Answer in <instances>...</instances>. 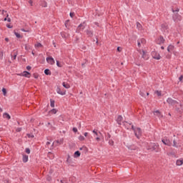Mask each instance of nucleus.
Wrapping results in <instances>:
<instances>
[{
    "label": "nucleus",
    "instance_id": "nucleus-27",
    "mask_svg": "<svg viewBox=\"0 0 183 183\" xmlns=\"http://www.w3.org/2000/svg\"><path fill=\"white\" fill-rule=\"evenodd\" d=\"M45 75H51V71L49 69L44 70Z\"/></svg>",
    "mask_w": 183,
    "mask_h": 183
},
{
    "label": "nucleus",
    "instance_id": "nucleus-58",
    "mask_svg": "<svg viewBox=\"0 0 183 183\" xmlns=\"http://www.w3.org/2000/svg\"><path fill=\"white\" fill-rule=\"evenodd\" d=\"M71 158V157L69 155H68V157H67V159H66V162H69V159Z\"/></svg>",
    "mask_w": 183,
    "mask_h": 183
},
{
    "label": "nucleus",
    "instance_id": "nucleus-35",
    "mask_svg": "<svg viewBox=\"0 0 183 183\" xmlns=\"http://www.w3.org/2000/svg\"><path fill=\"white\" fill-rule=\"evenodd\" d=\"M25 152H26V154H31V149H29V148H26L25 149Z\"/></svg>",
    "mask_w": 183,
    "mask_h": 183
},
{
    "label": "nucleus",
    "instance_id": "nucleus-55",
    "mask_svg": "<svg viewBox=\"0 0 183 183\" xmlns=\"http://www.w3.org/2000/svg\"><path fill=\"white\" fill-rule=\"evenodd\" d=\"M34 77L36 79H38L39 76H38V74H34Z\"/></svg>",
    "mask_w": 183,
    "mask_h": 183
},
{
    "label": "nucleus",
    "instance_id": "nucleus-48",
    "mask_svg": "<svg viewBox=\"0 0 183 183\" xmlns=\"http://www.w3.org/2000/svg\"><path fill=\"white\" fill-rule=\"evenodd\" d=\"M27 137H28V138H34V134H27Z\"/></svg>",
    "mask_w": 183,
    "mask_h": 183
},
{
    "label": "nucleus",
    "instance_id": "nucleus-12",
    "mask_svg": "<svg viewBox=\"0 0 183 183\" xmlns=\"http://www.w3.org/2000/svg\"><path fill=\"white\" fill-rule=\"evenodd\" d=\"M85 32L87 36H89V38H92L94 36V31L87 29L85 31Z\"/></svg>",
    "mask_w": 183,
    "mask_h": 183
},
{
    "label": "nucleus",
    "instance_id": "nucleus-10",
    "mask_svg": "<svg viewBox=\"0 0 183 183\" xmlns=\"http://www.w3.org/2000/svg\"><path fill=\"white\" fill-rule=\"evenodd\" d=\"M123 125L126 129H131V128L132 129V127H134V125H132L131 123H128V122H123Z\"/></svg>",
    "mask_w": 183,
    "mask_h": 183
},
{
    "label": "nucleus",
    "instance_id": "nucleus-36",
    "mask_svg": "<svg viewBox=\"0 0 183 183\" xmlns=\"http://www.w3.org/2000/svg\"><path fill=\"white\" fill-rule=\"evenodd\" d=\"M4 58V51H0V59H2Z\"/></svg>",
    "mask_w": 183,
    "mask_h": 183
},
{
    "label": "nucleus",
    "instance_id": "nucleus-42",
    "mask_svg": "<svg viewBox=\"0 0 183 183\" xmlns=\"http://www.w3.org/2000/svg\"><path fill=\"white\" fill-rule=\"evenodd\" d=\"M109 144L112 146L114 145V140L112 139L109 140Z\"/></svg>",
    "mask_w": 183,
    "mask_h": 183
},
{
    "label": "nucleus",
    "instance_id": "nucleus-30",
    "mask_svg": "<svg viewBox=\"0 0 183 183\" xmlns=\"http://www.w3.org/2000/svg\"><path fill=\"white\" fill-rule=\"evenodd\" d=\"M14 34L16 35V38H22V36L16 31L14 32Z\"/></svg>",
    "mask_w": 183,
    "mask_h": 183
},
{
    "label": "nucleus",
    "instance_id": "nucleus-62",
    "mask_svg": "<svg viewBox=\"0 0 183 183\" xmlns=\"http://www.w3.org/2000/svg\"><path fill=\"white\" fill-rule=\"evenodd\" d=\"M61 183H67V182H65L64 180H61Z\"/></svg>",
    "mask_w": 183,
    "mask_h": 183
},
{
    "label": "nucleus",
    "instance_id": "nucleus-60",
    "mask_svg": "<svg viewBox=\"0 0 183 183\" xmlns=\"http://www.w3.org/2000/svg\"><path fill=\"white\" fill-rule=\"evenodd\" d=\"M6 26H7V28H9V29L12 28V26H11L9 24H7Z\"/></svg>",
    "mask_w": 183,
    "mask_h": 183
},
{
    "label": "nucleus",
    "instance_id": "nucleus-20",
    "mask_svg": "<svg viewBox=\"0 0 183 183\" xmlns=\"http://www.w3.org/2000/svg\"><path fill=\"white\" fill-rule=\"evenodd\" d=\"M174 46L172 44L169 45L167 47L168 52H172V51H174Z\"/></svg>",
    "mask_w": 183,
    "mask_h": 183
},
{
    "label": "nucleus",
    "instance_id": "nucleus-4",
    "mask_svg": "<svg viewBox=\"0 0 183 183\" xmlns=\"http://www.w3.org/2000/svg\"><path fill=\"white\" fill-rule=\"evenodd\" d=\"M140 54L142 55V58H143L144 61H148V59H149V54H148L147 51L142 50V51H140Z\"/></svg>",
    "mask_w": 183,
    "mask_h": 183
},
{
    "label": "nucleus",
    "instance_id": "nucleus-51",
    "mask_svg": "<svg viewBox=\"0 0 183 183\" xmlns=\"http://www.w3.org/2000/svg\"><path fill=\"white\" fill-rule=\"evenodd\" d=\"M73 132H78V129H76V127H74Z\"/></svg>",
    "mask_w": 183,
    "mask_h": 183
},
{
    "label": "nucleus",
    "instance_id": "nucleus-1",
    "mask_svg": "<svg viewBox=\"0 0 183 183\" xmlns=\"http://www.w3.org/2000/svg\"><path fill=\"white\" fill-rule=\"evenodd\" d=\"M172 12L174 13L172 16V19L174 22H179L182 21V17L181 15L178 14V12H179V9H177L176 10H174V9H172Z\"/></svg>",
    "mask_w": 183,
    "mask_h": 183
},
{
    "label": "nucleus",
    "instance_id": "nucleus-41",
    "mask_svg": "<svg viewBox=\"0 0 183 183\" xmlns=\"http://www.w3.org/2000/svg\"><path fill=\"white\" fill-rule=\"evenodd\" d=\"M46 181H52V177H51L50 176H47L46 177Z\"/></svg>",
    "mask_w": 183,
    "mask_h": 183
},
{
    "label": "nucleus",
    "instance_id": "nucleus-59",
    "mask_svg": "<svg viewBox=\"0 0 183 183\" xmlns=\"http://www.w3.org/2000/svg\"><path fill=\"white\" fill-rule=\"evenodd\" d=\"M46 145L47 147H49V145H51V142H47L46 143Z\"/></svg>",
    "mask_w": 183,
    "mask_h": 183
},
{
    "label": "nucleus",
    "instance_id": "nucleus-52",
    "mask_svg": "<svg viewBox=\"0 0 183 183\" xmlns=\"http://www.w3.org/2000/svg\"><path fill=\"white\" fill-rule=\"evenodd\" d=\"M117 51L118 52H121V51H122V49L121 47H117Z\"/></svg>",
    "mask_w": 183,
    "mask_h": 183
},
{
    "label": "nucleus",
    "instance_id": "nucleus-34",
    "mask_svg": "<svg viewBox=\"0 0 183 183\" xmlns=\"http://www.w3.org/2000/svg\"><path fill=\"white\" fill-rule=\"evenodd\" d=\"M56 65H57V66H59V68H62V64H61V63H59V61H56Z\"/></svg>",
    "mask_w": 183,
    "mask_h": 183
},
{
    "label": "nucleus",
    "instance_id": "nucleus-8",
    "mask_svg": "<svg viewBox=\"0 0 183 183\" xmlns=\"http://www.w3.org/2000/svg\"><path fill=\"white\" fill-rule=\"evenodd\" d=\"M46 61L48 62V64H50V65H54L55 64V60L52 58V56L46 57Z\"/></svg>",
    "mask_w": 183,
    "mask_h": 183
},
{
    "label": "nucleus",
    "instance_id": "nucleus-57",
    "mask_svg": "<svg viewBox=\"0 0 183 183\" xmlns=\"http://www.w3.org/2000/svg\"><path fill=\"white\" fill-rule=\"evenodd\" d=\"M93 133L95 134V135L98 136V132H97V131L93 130Z\"/></svg>",
    "mask_w": 183,
    "mask_h": 183
},
{
    "label": "nucleus",
    "instance_id": "nucleus-39",
    "mask_svg": "<svg viewBox=\"0 0 183 183\" xmlns=\"http://www.w3.org/2000/svg\"><path fill=\"white\" fill-rule=\"evenodd\" d=\"M2 92H3V94H4V96L6 95V89L3 88V89H2Z\"/></svg>",
    "mask_w": 183,
    "mask_h": 183
},
{
    "label": "nucleus",
    "instance_id": "nucleus-61",
    "mask_svg": "<svg viewBox=\"0 0 183 183\" xmlns=\"http://www.w3.org/2000/svg\"><path fill=\"white\" fill-rule=\"evenodd\" d=\"M84 137H88V132H85V133L84 134Z\"/></svg>",
    "mask_w": 183,
    "mask_h": 183
},
{
    "label": "nucleus",
    "instance_id": "nucleus-31",
    "mask_svg": "<svg viewBox=\"0 0 183 183\" xmlns=\"http://www.w3.org/2000/svg\"><path fill=\"white\" fill-rule=\"evenodd\" d=\"M25 49L26 51H29V49H31V46H29V44H25Z\"/></svg>",
    "mask_w": 183,
    "mask_h": 183
},
{
    "label": "nucleus",
    "instance_id": "nucleus-54",
    "mask_svg": "<svg viewBox=\"0 0 183 183\" xmlns=\"http://www.w3.org/2000/svg\"><path fill=\"white\" fill-rule=\"evenodd\" d=\"M31 68H32V67H31L30 66H26V69H27L28 71H30V69H31Z\"/></svg>",
    "mask_w": 183,
    "mask_h": 183
},
{
    "label": "nucleus",
    "instance_id": "nucleus-64",
    "mask_svg": "<svg viewBox=\"0 0 183 183\" xmlns=\"http://www.w3.org/2000/svg\"><path fill=\"white\" fill-rule=\"evenodd\" d=\"M97 141H99L101 139L99 137L96 138Z\"/></svg>",
    "mask_w": 183,
    "mask_h": 183
},
{
    "label": "nucleus",
    "instance_id": "nucleus-7",
    "mask_svg": "<svg viewBox=\"0 0 183 183\" xmlns=\"http://www.w3.org/2000/svg\"><path fill=\"white\" fill-rule=\"evenodd\" d=\"M165 42V39H164V36H160L157 39V44L158 45H162Z\"/></svg>",
    "mask_w": 183,
    "mask_h": 183
},
{
    "label": "nucleus",
    "instance_id": "nucleus-13",
    "mask_svg": "<svg viewBox=\"0 0 183 183\" xmlns=\"http://www.w3.org/2000/svg\"><path fill=\"white\" fill-rule=\"evenodd\" d=\"M11 59H16V56H18V51H14L11 54Z\"/></svg>",
    "mask_w": 183,
    "mask_h": 183
},
{
    "label": "nucleus",
    "instance_id": "nucleus-32",
    "mask_svg": "<svg viewBox=\"0 0 183 183\" xmlns=\"http://www.w3.org/2000/svg\"><path fill=\"white\" fill-rule=\"evenodd\" d=\"M35 46L36 48H42V44L41 43H38L37 44H35Z\"/></svg>",
    "mask_w": 183,
    "mask_h": 183
},
{
    "label": "nucleus",
    "instance_id": "nucleus-23",
    "mask_svg": "<svg viewBox=\"0 0 183 183\" xmlns=\"http://www.w3.org/2000/svg\"><path fill=\"white\" fill-rule=\"evenodd\" d=\"M23 162H28V155L24 154L23 155V159H22Z\"/></svg>",
    "mask_w": 183,
    "mask_h": 183
},
{
    "label": "nucleus",
    "instance_id": "nucleus-33",
    "mask_svg": "<svg viewBox=\"0 0 183 183\" xmlns=\"http://www.w3.org/2000/svg\"><path fill=\"white\" fill-rule=\"evenodd\" d=\"M79 141H85V137H84V136H79Z\"/></svg>",
    "mask_w": 183,
    "mask_h": 183
},
{
    "label": "nucleus",
    "instance_id": "nucleus-3",
    "mask_svg": "<svg viewBox=\"0 0 183 183\" xmlns=\"http://www.w3.org/2000/svg\"><path fill=\"white\" fill-rule=\"evenodd\" d=\"M158 144L157 143H150L147 147V149L150 151H155L156 152H158Z\"/></svg>",
    "mask_w": 183,
    "mask_h": 183
},
{
    "label": "nucleus",
    "instance_id": "nucleus-40",
    "mask_svg": "<svg viewBox=\"0 0 183 183\" xmlns=\"http://www.w3.org/2000/svg\"><path fill=\"white\" fill-rule=\"evenodd\" d=\"M155 93L157 94V97H161V95H162V93L159 91H156Z\"/></svg>",
    "mask_w": 183,
    "mask_h": 183
},
{
    "label": "nucleus",
    "instance_id": "nucleus-43",
    "mask_svg": "<svg viewBox=\"0 0 183 183\" xmlns=\"http://www.w3.org/2000/svg\"><path fill=\"white\" fill-rule=\"evenodd\" d=\"M179 81H180V82H183V75H181V76L179 77Z\"/></svg>",
    "mask_w": 183,
    "mask_h": 183
},
{
    "label": "nucleus",
    "instance_id": "nucleus-16",
    "mask_svg": "<svg viewBox=\"0 0 183 183\" xmlns=\"http://www.w3.org/2000/svg\"><path fill=\"white\" fill-rule=\"evenodd\" d=\"M54 144H59V145H62V144H64V139L56 140V142H54L53 145Z\"/></svg>",
    "mask_w": 183,
    "mask_h": 183
},
{
    "label": "nucleus",
    "instance_id": "nucleus-24",
    "mask_svg": "<svg viewBox=\"0 0 183 183\" xmlns=\"http://www.w3.org/2000/svg\"><path fill=\"white\" fill-rule=\"evenodd\" d=\"M137 28L139 29V31H141L142 29V25L139 22L136 23Z\"/></svg>",
    "mask_w": 183,
    "mask_h": 183
},
{
    "label": "nucleus",
    "instance_id": "nucleus-14",
    "mask_svg": "<svg viewBox=\"0 0 183 183\" xmlns=\"http://www.w3.org/2000/svg\"><path fill=\"white\" fill-rule=\"evenodd\" d=\"M78 31H84L85 29V23L80 24L77 28Z\"/></svg>",
    "mask_w": 183,
    "mask_h": 183
},
{
    "label": "nucleus",
    "instance_id": "nucleus-9",
    "mask_svg": "<svg viewBox=\"0 0 183 183\" xmlns=\"http://www.w3.org/2000/svg\"><path fill=\"white\" fill-rule=\"evenodd\" d=\"M56 92H57V94H59V95H66V90H65V89H61L59 87H57V89H56Z\"/></svg>",
    "mask_w": 183,
    "mask_h": 183
},
{
    "label": "nucleus",
    "instance_id": "nucleus-29",
    "mask_svg": "<svg viewBox=\"0 0 183 183\" xmlns=\"http://www.w3.org/2000/svg\"><path fill=\"white\" fill-rule=\"evenodd\" d=\"M173 147H174V148H178V143H177L175 140H173Z\"/></svg>",
    "mask_w": 183,
    "mask_h": 183
},
{
    "label": "nucleus",
    "instance_id": "nucleus-49",
    "mask_svg": "<svg viewBox=\"0 0 183 183\" xmlns=\"http://www.w3.org/2000/svg\"><path fill=\"white\" fill-rule=\"evenodd\" d=\"M74 15H75V13H74V12H70V16H71V18H74Z\"/></svg>",
    "mask_w": 183,
    "mask_h": 183
},
{
    "label": "nucleus",
    "instance_id": "nucleus-17",
    "mask_svg": "<svg viewBox=\"0 0 183 183\" xmlns=\"http://www.w3.org/2000/svg\"><path fill=\"white\" fill-rule=\"evenodd\" d=\"M122 116L119 115L118 116L117 119V122L119 125H121V122H122Z\"/></svg>",
    "mask_w": 183,
    "mask_h": 183
},
{
    "label": "nucleus",
    "instance_id": "nucleus-18",
    "mask_svg": "<svg viewBox=\"0 0 183 183\" xmlns=\"http://www.w3.org/2000/svg\"><path fill=\"white\" fill-rule=\"evenodd\" d=\"M23 76H25L26 78H29L31 76V73L28 71H24Z\"/></svg>",
    "mask_w": 183,
    "mask_h": 183
},
{
    "label": "nucleus",
    "instance_id": "nucleus-26",
    "mask_svg": "<svg viewBox=\"0 0 183 183\" xmlns=\"http://www.w3.org/2000/svg\"><path fill=\"white\" fill-rule=\"evenodd\" d=\"M183 164V160H177L176 164L178 165L179 167H181Z\"/></svg>",
    "mask_w": 183,
    "mask_h": 183
},
{
    "label": "nucleus",
    "instance_id": "nucleus-47",
    "mask_svg": "<svg viewBox=\"0 0 183 183\" xmlns=\"http://www.w3.org/2000/svg\"><path fill=\"white\" fill-rule=\"evenodd\" d=\"M161 113H159V111L157 110L154 112V115H160Z\"/></svg>",
    "mask_w": 183,
    "mask_h": 183
},
{
    "label": "nucleus",
    "instance_id": "nucleus-5",
    "mask_svg": "<svg viewBox=\"0 0 183 183\" xmlns=\"http://www.w3.org/2000/svg\"><path fill=\"white\" fill-rule=\"evenodd\" d=\"M152 56L154 59H157V61L161 59V55L157 51H152Z\"/></svg>",
    "mask_w": 183,
    "mask_h": 183
},
{
    "label": "nucleus",
    "instance_id": "nucleus-38",
    "mask_svg": "<svg viewBox=\"0 0 183 183\" xmlns=\"http://www.w3.org/2000/svg\"><path fill=\"white\" fill-rule=\"evenodd\" d=\"M140 95L141 97H142L143 98L145 97V92L140 91Z\"/></svg>",
    "mask_w": 183,
    "mask_h": 183
},
{
    "label": "nucleus",
    "instance_id": "nucleus-63",
    "mask_svg": "<svg viewBox=\"0 0 183 183\" xmlns=\"http://www.w3.org/2000/svg\"><path fill=\"white\" fill-rule=\"evenodd\" d=\"M7 21H8L9 22H11V18H8V19H7Z\"/></svg>",
    "mask_w": 183,
    "mask_h": 183
},
{
    "label": "nucleus",
    "instance_id": "nucleus-53",
    "mask_svg": "<svg viewBox=\"0 0 183 183\" xmlns=\"http://www.w3.org/2000/svg\"><path fill=\"white\" fill-rule=\"evenodd\" d=\"M68 22H69V21H68V20L65 22L66 28H68Z\"/></svg>",
    "mask_w": 183,
    "mask_h": 183
},
{
    "label": "nucleus",
    "instance_id": "nucleus-25",
    "mask_svg": "<svg viewBox=\"0 0 183 183\" xmlns=\"http://www.w3.org/2000/svg\"><path fill=\"white\" fill-rule=\"evenodd\" d=\"M50 106L51 108H55V101L50 99Z\"/></svg>",
    "mask_w": 183,
    "mask_h": 183
},
{
    "label": "nucleus",
    "instance_id": "nucleus-2",
    "mask_svg": "<svg viewBox=\"0 0 183 183\" xmlns=\"http://www.w3.org/2000/svg\"><path fill=\"white\" fill-rule=\"evenodd\" d=\"M132 129L134 131L135 137L139 139V137H141L142 134V130H141V128H135L134 126H132Z\"/></svg>",
    "mask_w": 183,
    "mask_h": 183
},
{
    "label": "nucleus",
    "instance_id": "nucleus-44",
    "mask_svg": "<svg viewBox=\"0 0 183 183\" xmlns=\"http://www.w3.org/2000/svg\"><path fill=\"white\" fill-rule=\"evenodd\" d=\"M16 132H21L22 131V128L19 127L16 129Z\"/></svg>",
    "mask_w": 183,
    "mask_h": 183
},
{
    "label": "nucleus",
    "instance_id": "nucleus-19",
    "mask_svg": "<svg viewBox=\"0 0 183 183\" xmlns=\"http://www.w3.org/2000/svg\"><path fill=\"white\" fill-rule=\"evenodd\" d=\"M62 85L64 88H66V89H69V88H71V86L68 83L63 82Z\"/></svg>",
    "mask_w": 183,
    "mask_h": 183
},
{
    "label": "nucleus",
    "instance_id": "nucleus-15",
    "mask_svg": "<svg viewBox=\"0 0 183 183\" xmlns=\"http://www.w3.org/2000/svg\"><path fill=\"white\" fill-rule=\"evenodd\" d=\"M161 28L162 31H167L168 29V24H162L161 25Z\"/></svg>",
    "mask_w": 183,
    "mask_h": 183
},
{
    "label": "nucleus",
    "instance_id": "nucleus-28",
    "mask_svg": "<svg viewBox=\"0 0 183 183\" xmlns=\"http://www.w3.org/2000/svg\"><path fill=\"white\" fill-rule=\"evenodd\" d=\"M140 44H142L143 45L146 44L147 41L145 40V39H141L140 40Z\"/></svg>",
    "mask_w": 183,
    "mask_h": 183
},
{
    "label": "nucleus",
    "instance_id": "nucleus-45",
    "mask_svg": "<svg viewBox=\"0 0 183 183\" xmlns=\"http://www.w3.org/2000/svg\"><path fill=\"white\" fill-rule=\"evenodd\" d=\"M61 36H62V38H66V36L65 35L64 32H61Z\"/></svg>",
    "mask_w": 183,
    "mask_h": 183
},
{
    "label": "nucleus",
    "instance_id": "nucleus-21",
    "mask_svg": "<svg viewBox=\"0 0 183 183\" xmlns=\"http://www.w3.org/2000/svg\"><path fill=\"white\" fill-rule=\"evenodd\" d=\"M74 157V158H79V157H81V152H79V151L75 152Z\"/></svg>",
    "mask_w": 183,
    "mask_h": 183
},
{
    "label": "nucleus",
    "instance_id": "nucleus-50",
    "mask_svg": "<svg viewBox=\"0 0 183 183\" xmlns=\"http://www.w3.org/2000/svg\"><path fill=\"white\" fill-rule=\"evenodd\" d=\"M42 6L44 8H46L48 6V5L46 4V2H44L43 4H42Z\"/></svg>",
    "mask_w": 183,
    "mask_h": 183
},
{
    "label": "nucleus",
    "instance_id": "nucleus-6",
    "mask_svg": "<svg viewBox=\"0 0 183 183\" xmlns=\"http://www.w3.org/2000/svg\"><path fill=\"white\" fill-rule=\"evenodd\" d=\"M167 102H168L169 105H177L178 104V102L177 100L172 99V98L169 97L167 99Z\"/></svg>",
    "mask_w": 183,
    "mask_h": 183
},
{
    "label": "nucleus",
    "instance_id": "nucleus-37",
    "mask_svg": "<svg viewBox=\"0 0 183 183\" xmlns=\"http://www.w3.org/2000/svg\"><path fill=\"white\" fill-rule=\"evenodd\" d=\"M51 114H56L57 111L55 109H52L51 111H50Z\"/></svg>",
    "mask_w": 183,
    "mask_h": 183
},
{
    "label": "nucleus",
    "instance_id": "nucleus-56",
    "mask_svg": "<svg viewBox=\"0 0 183 183\" xmlns=\"http://www.w3.org/2000/svg\"><path fill=\"white\" fill-rule=\"evenodd\" d=\"M29 3L30 4L31 6H32V5H33V1H32V0H29Z\"/></svg>",
    "mask_w": 183,
    "mask_h": 183
},
{
    "label": "nucleus",
    "instance_id": "nucleus-22",
    "mask_svg": "<svg viewBox=\"0 0 183 183\" xmlns=\"http://www.w3.org/2000/svg\"><path fill=\"white\" fill-rule=\"evenodd\" d=\"M3 117L6 118V119H11V115L8 113L3 114Z\"/></svg>",
    "mask_w": 183,
    "mask_h": 183
},
{
    "label": "nucleus",
    "instance_id": "nucleus-46",
    "mask_svg": "<svg viewBox=\"0 0 183 183\" xmlns=\"http://www.w3.org/2000/svg\"><path fill=\"white\" fill-rule=\"evenodd\" d=\"M141 41L137 40V46H139V48H141Z\"/></svg>",
    "mask_w": 183,
    "mask_h": 183
},
{
    "label": "nucleus",
    "instance_id": "nucleus-11",
    "mask_svg": "<svg viewBox=\"0 0 183 183\" xmlns=\"http://www.w3.org/2000/svg\"><path fill=\"white\" fill-rule=\"evenodd\" d=\"M162 142H163V144L164 145H167L168 147H171V141H169V139H163L162 140Z\"/></svg>",
    "mask_w": 183,
    "mask_h": 183
}]
</instances>
